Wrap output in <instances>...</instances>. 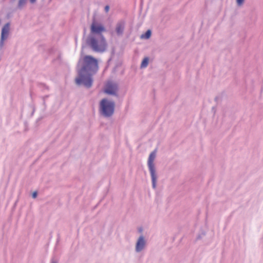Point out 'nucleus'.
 Instances as JSON below:
<instances>
[{
  "instance_id": "f257e3e1",
  "label": "nucleus",
  "mask_w": 263,
  "mask_h": 263,
  "mask_svg": "<svg viewBox=\"0 0 263 263\" xmlns=\"http://www.w3.org/2000/svg\"><path fill=\"white\" fill-rule=\"evenodd\" d=\"M83 61L84 65L79 71V77L76 79V82L78 85L83 84L89 88L92 85V78L90 76H84V73L87 70L97 71L98 70V60L91 55H86L83 58Z\"/></svg>"
},
{
  "instance_id": "f03ea898",
  "label": "nucleus",
  "mask_w": 263,
  "mask_h": 263,
  "mask_svg": "<svg viewBox=\"0 0 263 263\" xmlns=\"http://www.w3.org/2000/svg\"><path fill=\"white\" fill-rule=\"evenodd\" d=\"M87 43L96 52H104L107 48L106 40L102 34L90 35L87 40Z\"/></svg>"
},
{
  "instance_id": "7ed1b4c3",
  "label": "nucleus",
  "mask_w": 263,
  "mask_h": 263,
  "mask_svg": "<svg viewBox=\"0 0 263 263\" xmlns=\"http://www.w3.org/2000/svg\"><path fill=\"white\" fill-rule=\"evenodd\" d=\"M100 108L102 114L106 117L110 116L114 111L115 103L107 99H103L100 103Z\"/></svg>"
},
{
  "instance_id": "20e7f679",
  "label": "nucleus",
  "mask_w": 263,
  "mask_h": 263,
  "mask_svg": "<svg viewBox=\"0 0 263 263\" xmlns=\"http://www.w3.org/2000/svg\"><path fill=\"white\" fill-rule=\"evenodd\" d=\"M157 151L155 149L149 155L148 160V166L152 179L153 186L156 187L157 177L156 175L154 161L156 157Z\"/></svg>"
},
{
  "instance_id": "39448f33",
  "label": "nucleus",
  "mask_w": 263,
  "mask_h": 263,
  "mask_svg": "<svg viewBox=\"0 0 263 263\" xmlns=\"http://www.w3.org/2000/svg\"><path fill=\"white\" fill-rule=\"evenodd\" d=\"M105 31L104 26L101 23L93 20L90 26L91 35H98L102 34V33Z\"/></svg>"
},
{
  "instance_id": "423d86ee",
  "label": "nucleus",
  "mask_w": 263,
  "mask_h": 263,
  "mask_svg": "<svg viewBox=\"0 0 263 263\" xmlns=\"http://www.w3.org/2000/svg\"><path fill=\"white\" fill-rule=\"evenodd\" d=\"M10 29V25L7 23L3 27L0 40V48H2L4 45V41L8 37Z\"/></svg>"
},
{
  "instance_id": "0eeeda50",
  "label": "nucleus",
  "mask_w": 263,
  "mask_h": 263,
  "mask_svg": "<svg viewBox=\"0 0 263 263\" xmlns=\"http://www.w3.org/2000/svg\"><path fill=\"white\" fill-rule=\"evenodd\" d=\"M117 90V86L116 84L108 82L105 86L104 92L109 95H115Z\"/></svg>"
},
{
  "instance_id": "6e6552de",
  "label": "nucleus",
  "mask_w": 263,
  "mask_h": 263,
  "mask_svg": "<svg viewBox=\"0 0 263 263\" xmlns=\"http://www.w3.org/2000/svg\"><path fill=\"white\" fill-rule=\"evenodd\" d=\"M145 245V240L143 236H140L137 242L136 249L137 252L141 251Z\"/></svg>"
},
{
  "instance_id": "1a4fd4ad",
  "label": "nucleus",
  "mask_w": 263,
  "mask_h": 263,
  "mask_svg": "<svg viewBox=\"0 0 263 263\" xmlns=\"http://www.w3.org/2000/svg\"><path fill=\"white\" fill-rule=\"evenodd\" d=\"M124 28V24L123 23H119L117 24L116 27V32L118 34L122 33Z\"/></svg>"
},
{
  "instance_id": "9d476101",
  "label": "nucleus",
  "mask_w": 263,
  "mask_h": 263,
  "mask_svg": "<svg viewBox=\"0 0 263 263\" xmlns=\"http://www.w3.org/2000/svg\"><path fill=\"white\" fill-rule=\"evenodd\" d=\"M151 35V31L150 30H148L145 34H143L141 36V39H148L150 37Z\"/></svg>"
},
{
  "instance_id": "9b49d317",
  "label": "nucleus",
  "mask_w": 263,
  "mask_h": 263,
  "mask_svg": "<svg viewBox=\"0 0 263 263\" xmlns=\"http://www.w3.org/2000/svg\"><path fill=\"white\" fill-rule=\"evenodd\" d=\"M148 58H145L143 60V61L141 63V67L142 68H145V67H147V66L148 65Z\"/></svg>"
},
{
  "instance_id": "f8f14e48",
  "label": "nucleus",
  "mask_w": 263,
  "mask_h": 263,
  "mask_svg": "<svg viewBox=\"0 0 263 263\" xmlns=\"http://www.w3.org/2000/svg\"><path fill=\"white\" fill-rule=\"evenodd\" d=\"M27 0H19L18 7L19 8L23 7L26 4Z\"/></svg>"
},
{
  "instance_id": "ddd939ff",
  "label": "nucleus",
  "mask_w": 263,
  "mask_h": 263,
  "mask_svg": "<svg viewBox=\"0 0 263 263\" xmlns=\"http://www.w3.org/2000/svg\"><path fill=\"white\" fill-rule=\"evenodd\" d=\"M244 2V0H237L238 5L241 6Z\"/></svg>"
},
{
  "instance_id": "4468645a",
  "label": "nucleus",
  "mask_w": 263,
  "mask_h": 263,
  "mask_svg": "<svg viewBox=\"0 0 263 263\" xmlns=\"http://www.w3.org/2000/svg\"><path fill=\"white\" fill-rule=\"evenodd\" d=\"M109 6H106L105 7V10L106 12H107L109 11Z\"/></svg>"
},
{
  "instance_id": "2eb2a0df",
  "label": "nucleus",
  "mask_w": 263,
  "mask_h": 263,
  "mask_svg": "<svg viewBox=\"0 0 263 263\" xmlns=\"http://www.w3.org/2000/svg\"><path fill=\"white\" fill-rule=\"evenodd\" d=\"M36 196H37V193L36 192H34L33 194H32V197L33 198H35L36 197Z\"/></svg>"
},
{
  "instance_id": "dca6fc26",
  "label": "nucleus",
  "mask_w": 263,
  "mask_h": 263,
  "mask_svg": "<svg viewBox=\"0 0 263 263\" xmlns=\"http://www.w3.org/2000/svg\"><path fill=\"white\" fill-rule=\"evenodd\" d=\"M35 1L36 0H30V3H34Z\"/></svg>"
},
{
  "instance_id": "f3484780",
  "label": "nucleus",
  "mask_w": 263,
  "mask_h": 263,
  "mask_svg": "<svg viewBox=\"0 0 263 263\" xmlns=\"http://www.w3.org/2000/svg\"><path fill=\"white\" fill-rule=\"evenodd\" d=\"M51 263H57V262H55V261H52L51 262Z\"/></svg>"
}]
</instances>
